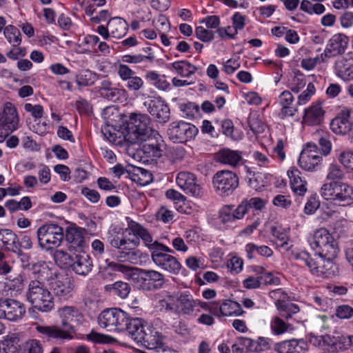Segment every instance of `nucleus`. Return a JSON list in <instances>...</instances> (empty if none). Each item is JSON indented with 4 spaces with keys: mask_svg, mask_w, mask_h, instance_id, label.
<instances>
[{
    "mask_svg": "<svg viewBox=\"0 0 353 353\" xmlns=\"http://www.w3.org/2000/svg\"><path fill=\"white\" fill-rule=\"evenodd\" d=\"M216 159L221 163L235 167L242 160V157L238 151L223 149L216 153Z\"/></svg>",
    "mask_w": 353,
    "mask_h": 353,
    "instance_id": "38",
    "label": "nucleus"
},
{
    "mask_svg": "<svg viewBox=\"0 0 353 353\" xmlns=\"http://www.w3.org/2000/svg\"><path fill=\"white\" fill-rule=\"evenodd\" d=\"M0 123L10 132L19 128V117L17 109L11 102H6L4 104L0 112Z\"/></svg>",
    "mask_w": 353,
    "mask_h": 353,
    "instance_id": "23",
    "label": "nucleus"
},
{
    "mask_svg": "<svg viewBox=\"0 0 353 353\" xmlns=\"http://www.w3.org/2000/svg\"><path fill=\"white\" fill-rule=\"evenodd\" d=\"M132 180L141 185H145L152 181V174L143 168H135Z\"/></svg>",
    "mask_w": 353,
    "mask_h": 353,
    "instance_id": "45",
    "label": "nucleus"
},
{
    "mask_svg": "<svg viewBox=\"0 0 353 353\" xmlns=\"http://www.w3.org/2000/svg\"><path fill=\"white\" fill-rule=\"evenodd\" d=\"M142 150L152 161L161 157L165 147L164 141L157 131L152 132L151 136L144 140Z\"/></svg>",
    "mask_w": 353,
    "mask_h": 353,
    "instance_id": "16",
    "label": "nucleus"
},
{
    "mask_svg": "<svg viewBox=\"0 0 353 353\" xmlns=\"http://www.w3.org/2000/svg\"><path fill=\"white\" fill-rule=\"evenodd\" d=\"M6 207L12 212L18 210H28L32 208V204L30 200H8L6 203Z\"/></svg>",
    "mask_w": 353,
    "mask_h": 353,
    "instance_id": "49",
    "label": "nucleus"
},
{
    "mask_svg": "<svg viewBox=\"0 0 353 353\" xmlns=\"http://www.w3.org/2000/svg\"><path fill=\"white\" fill-rule=\"evenodd\" d=\"M288 228L277 225L272 228V234L276 239V245L281 249H285L289 240Z\"/></svg>",
    "mask_w": 353,
    "mask_h": 353,
    "instance_id": "41",
    "label": "nucleus"
},
{
    "mask_svg": "<svg viewBox=\"0 0 353 353\" xmlns=\"http://www.w3.org/2000/svg\"><path fill=\"white\" fill-rule=\"evenodd\" d=\"M111 37L115 39L123 37L128 32V24L121 17H113L108 23Z\"/></svg>",
    "mask_w": 353,
    "mask_h": 353,
    "instance_id": "37",
    "label": "nucleus"
},
{
    "mask_svg": "<svg viewBox=\"0 0 353 353\" xmlns=\"http://www.w3.org/2000/svg\"><path fill=\"white\" fill-rule=\"evenodd\" d=\"M32 270L35 277V279L32 281H41L44 282L50 275V269L45 262H38L34 264Z\"/></svg>",
    "mask_w": 353,
    "mask_h": 353,
    "instance_id": "43",
    "label": "nucleus"
},
{
    "mask_svg": "<svg viewBox=\"0 0 353 353\" xmlns=\"http://www.w3.org/2000/svg\"><path fill=\"white\" fill-rule=\"evenodd\" d=\"M294 98L289 90L283 91L278 97V102L281 106L279 117L285 119L288 117H293L298 112V109L293 105Z\"/></svg>",
    "mask_w": 353,
    "mask_h": 353,
    "instance_id": "27",
    "label": "nucleus"
},
{
    "mask_svg": "<svg viewBox=\"0 0 353 353\" xmlns=\"http://www.w3.org/2000/svg\"><path fill=\"white\" fill-rule=\"evenodd\" d=\"M150 118L148 114L132 112L127 121L125 139L129 143L134 144L143 142L151 136L152 130L150 126Z\"/></svg>",
    "mask_w": 353,
    "mask_h": 353,
    "instance_id": "4",
    "label": "nucleus"
},
{
    "mask_svg": "<svg viewBox=\"0 0 353 353\" xmlns=\"http://www.w3.org/2000/svg\"><path fill=\"white\" fill-rule=\"evenodd\" d=\"M3 33L7 41L12 46H19L21 44V34L17 27L9 25L4 28Z\"/></svg>",
    "mask_w": 353,
    "mask_h": 353,
    "instance_id": "44",
    "label": "nucleus"
},
{
    "mask_svg": "<svg viewBox=\"0 0 353 353\" xmlns=\"http://www.w3.org/2000/svg\"><path fill=\"white\" fill-rule=\"evenodd\" d=\"M339 162L344 169L353 172V150H344L337 155Z\"/></svg>",
    "mask_w": 353,
    "mask_h": 353,
    "instance_id": "46",
    "label": "nucleus"
},
{
    "mask_svg": "<svg viewBox=\"0 0 353 353\" xmlns=\"http://www.w3.org/2000/svg\"><path fill=\"white\" fill-rule=\"evenodd\" d=\"M172 67L180 76L183 77H189L192 76L198 69L196 66L185 60L174 61L172 63Z\"/></svg>",
    "mask_w": 353,
    "mask_h": 353,
    "instance_id": "40",
    "label": "nucleus"
},
{
    "mask_svg": "<svg viewBox=\"0 0 353 353\" xmlns=\"http://www.w3.org/2000/svg\"><path fill=\"white\" fill-rule=\"evenodd\" d=\"M154 56L149 54L144 56L142 54H126L122 57V61L128 63H140L145 60L152 61Z\"/></svg>",
    "mask_w": 353,
    "mask_h": 353,
    "instance_id": "58",
    "label": "nucleus"
},
{
    "mask_svg": "<svg viewBox=\"0 0 353 353\" xmlns=\"http://www.w3.org/2000/svg\"><path fill=\"white\" fill-rule=\"evenodd\" d=\"M110 243L117 250L114 253V257L118 261L117 263L123 265L121 263H130L137 265L141 262V252L134 248L137 245L134 241L116 236L110 241Z\"/></svg>",
    "mask_w": 353,
    "mask_h": 353,
    "instance_id": "7",
    "label": "nucleus"
},
{
    "mask_svg": "<svg viewBox=\"0 0 353 353\" xmlns=\"http://www.w3.org/2000/svg\"><path fill=\"white\" fill-rule=\"evenodd\" d=\"M197 299H194L188 291L177 292L176 305L174 314L183 316H195Z\"/></svg>",
    "mask_w": 353,
    "mask_h": 353,
    "instance_id": "18",
    "label": "nucleus"
},
{
    "mask_svg": "<svg viewBox=\"0 0 353 353\" xmlns=\"http://www.w3.org/2000/svg\"><path fill=\"white\" fill-rule=\"evenodd\" d=\"M338 182H330L325 183L320 190V194L324 199H336V187Z\"/></svg>",
    "mask_w": 353,
    "mask_h": 353,
    "instance_id": "56",
    "label": "nucleus"
},
{
    "mask_svg": "<svg viewBox=\"0 0 353 353\" xmlns=\"http://www.w3.org/2000/svg\"><path fill=\"white\" fill-rule=\"evenodd\" d=\"M125 87L130 91L137 92L143 87V80L138 77L133 75L128 81H125Z\"/></svg>",
    "mask_w": 353,
    "mask_h": 353,
    "instance_id": "59",
    "label": "nucleus"
},
{
    "mask_svg": "<svg viewBox=\"0 0 353 353\" xmlns=\"http://www.w3.org/2000/svg\"><path fill=\"white\" fill-rule=\"evenodd\" d=\"M174 206L178 212L187 214H190L196 210L191 200H174Z\"/></svg>",
    "mask_w": 353,
    "mask_h": 353,
    "instance_id": "50",
    "label": "nucleus"
},
{
    "mask_svg": "<svg viewBox=\"0 0 353 353\" xmlns=\"http://www.w3.org/2000/svg\"><path fill=\"white\" fill-rule=\"evenodd\" d=\"M86 230L77 226L69 227L65 232V239L70 252L83 251L85 245V235Z\"/></svg>",
    "mask_w": 353,
    "mask_h": 353,
    "instance_id": "21",
    "label": "nucleus"
},
{
    "mask_svg": "<svg viewBox=\"0 0 353 353\" xmlns=\"http://www.w3.org/2000/svg\"><path fill=\"white\" fill-rule=\"evenodd\" d=\"M349 43L348 37L341 33L334 34L328 41L324 50L327 57H333L345 52Z\"/></svg>",
    "mask_w": 353,
    "mask_h": 353,
    "instance_id": "24",
    "label": "nucleus"
},
{
    "mask_svg": "<svg viewBox=\"0 0 353 353\" xmlns=\"http://www.w3.org/2000/svg\"><path fill=\"white\" fill-rule=\"evenodd\" d=\"M26 299L36 310L48 312L54 307L53 296L41 281H30L26 292Z\"/></svg>",
    "mask_w": 353,
    "mask_h": 353,
    "instance_id": "5",
    "label": "nucleus"
},
{
    "mask_svg": "<svg viewBox=\"0 0 353 353\" xmlns=\"http://www.w3.org/2000/svg\"><path fill=\"white\" fill-rule=\"evenodd\" d=\"M0 248H5L14 252H19L17 235L10 230H0Z\"/></svg>",
    "mask_w": 353,
    "mask_h": 353,
    "instance_id": "36",
    "label": "nucleus"
},
{
    "mask_svg": "<svg viewBox=\"0 0 353 353\" xmlns=\"http://www.w3.org/2000/svg\"><path fill=\"white\" fill-rule=\"evenodd\" d=\"M26 353H42L43 348L40 343L37 340H30L26 342L23 347Z\"/></svg>",
    "mask_w": 353,
    "mask_h": 353,
    "instance_id": "64",
    "label": "nucleus"
},
{
    "mask_svg": "<svg viewBox=\"0 0 353 353\" xmlns=\"http://www.w3.org/2000/svg\"><path fill=\"white\" fill-rule=\"evenodd\" d=\"M125 326L126 327H124L123 332H125L128 336L138 343L143 342L146 330L141 319L138 318L130 319L128 316Z\"/></svg>",
    "mask_w": 353,
    "mask_h": 353,
    "instance_id": "31",
    "label": "nucleus"
},
{
    "mask_svg": "<svg viewBox=\"0 0 353 353\" xmlns=\"http://www.w3.org/2000/svg\"><path fill=\"white\" fill-rule=\"evenodd\" d=\"M325 115L321 103H314L304 110L302 124L308 126L319 125L322 123Z\"/></svg>",
    "mask_w": 353,
    "mask_h": 353,
    "instance_id": "26",
    "label": "nucleus"
},
{
    "mask_svg": "<svg viewBox=\"0 0 353 353\" xmlns=\"http://www.w3.org/2000/svg\"><path fill=\"white\" fill-rule=\"evenodd\" d=\"M275 350L279 353H305L307 344L303 340L292 339L276 344Z\"/></svg>",
    "mask_w": 353,
    "mask_h": 353,
    "instance_id": "32",
    "label": "nucleus"
},
{
    "mask_svg": "<svg viewBox=\"0 0 353 353\" xmlns=\"http://www.w3.org/2000/svg\"><path fill=\"white\" fill-rule=\"evenodd\" d=\"M148 110L157 121L165 123L170 119V108L161 98L157 97L148 103Z\"/></svg>",
    "mask_w": 353,
    "mask_h": 353,
    "instance_id": "25",
    "label": "nucleus"
},
{
    "mask_svg": "<svg viewBox=\"0 0 353 353\" xmlns=\"http://www.w3.org/2000/svg\"><path fill=\"white\" fill-rule=\"evenodd\" d=\"M316 135L319 136V143L321 152L324 156H327L332 150V143L329 140V136L323 131H318Z\"/></svg>",
    "mask_w": 353,
    "mask_h": 353,
    "instance_id": "54",
    "label": "nucleus"
},
{
    "mask_svg": "<svg viewBox=\"0 0 353 353\" xmlns=\"http://www.w3.org/2000/svg\"><path fill=\"white\" fill-rule=\"evenodd\" d=\"M97 79V74L89 70H82L76 76V83L81 87L90 86Z\"/></svg>",
    "mask_w": 353,
    "mask_h": 353,
    "instance_id": "42",
    "label": "nucleus"
},
{
    "mask_svg": "<svg viewBox=\"0 0 353 353\" xmlns=\"http://www.w3.org/2000/svg\"><path fill=\"white\" fill-rule=\"evenodd\" d=\"M197 131L194 125L181 121L171 123L167 134L173 142L183 143L194 138Z\"/></svg>",
    "mask_w": 353,
    "mask_h": 353,
    "instance_id": "13",
    "label": "nucleus"
},
{
    "mask_svg": "<svg viewBox=\"0 0 353 353\" xmlns=\"http://www.w3.org/2000/svg\"><path fill=\"white\" fill-rule=\"evenodd\" d=\"M145 77L150 84L159 90H166L170 88V83L165 79V76L155 71H148Z\"/></svg>",
    "mask_w": 353,
    "mask_h": 353,
    "instance_id": "39",
    "label": "nucleus"
},
{
    "mask_svg": "<svg viewBox=\"0 0 353 353\" xmlns=\"http://www.w3.org/2000/svg\"><path fill=\"white\" fill-rule=\"evenodd\" d=\"M345 177V172L340 165L333 163L328 168L327 179L330 180H341Z\"/></svg>",
    "mask_w": 353,
    "mask_h": 353,
    "instance_id": "55",
    "label": "nucleus"
},
{
    "mask_svg": "<svg viewBox=\"0 0 353 353\" xmlns=\"http://www.w3.org/2000/svg\"><path fill=\"white\" fill-rule=\"evenodd\" d=\"M51 289L57 298L61 300H67L73 294L74 284L70 278L61 276L51 282Z\"/></svg>",
    "mask_w": 353,
    "mask_h": 353,
    "instance_id": "20",
    "label": "nucleus"
},
{
    "mask_svg": "<svg viewBox=\"0 0 353 353\" xmlns=\"http://www.w3.org/2000/svg\"><path fill=\"white\" fill-rule=\"evenodd\" d=\"M39 245L46 250L59 247L64 238L63 229L57 223L45 224L37 231Z\"/></svg>",
    "mask_w": 353,
    "mask_h": 353,
    "instance_id": "9",
    "label": "nucleus"
},
{
    "mask_svg": "<svg viewBox=\"0 0 353 353\" xmlns=\"http://www.w3.org/2000/svg\"><path fill=\"white\" fill-rule=\"evenodd\" d=\"M332 130L336 134H345L352 128V121L350 119V112L343 110L334 118L330 123Z\"/></svg>",
    "mask_w": 353,
    "mask_h": 353,
    "instance_id": "29",
    "label": "nucleus"
},
{
    "mask_svg": "<svg viewBox=\"0 0 353 353\" xmlns=\"http://www.w3.org/2000/svg\"><path fill=\"white\" fill-rule=\"evenodd\" d=\"M309 341L314 346L323 348L327 345H335L336 341H332L329 335L316 336L313 334H310Z\"/></svg>",
    "mask_w": 353,
    "mask_h": 353,
    "instance_id": "48",
    "label": "nucleus"
},
{
    "mask_svg": "<svg viewBox=\"0 0 353 353\" xmlns=\"http://www.w3.org/2000/svg\"><path fill=\"white\" fill-rule=\"evenodd\" d=\"M185 151L182 147L172 148L168 153V159L172 163L182 161L185 157Z\"/></svg>",
    "mask_w": 353,
    "mask_h": 353,
    "instance_id": "57",
    "label": "nucleus"
},
{
    "mask_svg": "<svg viewBox=\"0 0 353 353\" xmlns=\"http://www.w3.org/2000/svg\"><path fill=\"white\" fill-rule=\"evenodd\" d=\"M73 257L74 254L70 255L62 250H57L54 253L55 261L64 268L71 267Z\"/></svg>",
    "mask_w": 353,
    "mask_h": 353,
    "instance_id": "47",
    "label": "nucleus"
},
{
    "mask_svg": "<svg viewBox=\"0 0 353 353\" xmlns=\"http://www.w3.org/2000/svg\"><path fill=\"white\" fill-rule=\"evenodd\" d=\"M176 182L186 194L193 197H202L205 196V190L197 183L195 175L189 172H180L178 173Z\"/></svg>",
    "mask_w": 353,
    "mask_h": 353,
    "instance_id": "14",
    "label": "nucleus"
},
{
    "mask_svg": "<svg viewBox=\"0 0 353 353\" xmlns=\"http://www.w3.org/2000/svg\"><path fill=\"white\" fill-rule=\"evenodd\" d=\"M336 199H353V186L346 183L338 182Z\"/></svg>",
    "mask_w": 353,
    "mask_h": 353,
    "instance_id": "51",
    "label": "nucleus"
},
{
    "mask_svg": "<svg viewBox=\"0 0 353 353\" xmlns=\"http://www.w3.org/2000/svg\"><path fill=\"white\" fill-rule=\"evenodd\" d=\"M108 266L122 273L126 279L139 283V288L143 290L159 289L164 283L163 274L155 270L139 269L113 262H109Z\"/></svg>",
    "mask_w": 353,
    "mask_h": 353,
    "instance_id": "2",
    "label": "nucleus"
},
{
    "mask_svg": "<svg viewBox=\"0 0 353 353\" xmlns=\"http://www.w3.org/2000/svg\"><path fill=\"white\" fill-rule=\"evenodd\" d=\"M134 236L142 239L151 252L152 261L161 270L172 274H178L181 265L178 259L170 254L172 250L166 245L153 241L150 233L141 224L128 219V228Z\"/></svg>",
    "mask_w": 353,
    "mask_h": 353,
    "instance_id": "1",
    "label": "nucleus"
},
{
    "mask_svg": "<svg viewBox=\"0 0 353 353\" xmlns=\"http://www.w3.org/2000/svg\"><path fill=\"white\" fill-rule=\"evenodd\" d=\"M104 290L112 296H117L121 299H125L130 293L131 287L126 282L118 281L113 283L105 285Z\"/></svg>",
    "mask_w": 353,
    "mask_h": 353,
    "instance_id": "35",
    "label": "nucleus"
},
{
    "mask_svg": "<svg viewBox=\"0 0 353 353\" xmlns=\"http://www.w3.org/2000/svg\"><path fill=\"white\" fill-rule=\"evenodd\" d=\"M306 83V77L302 74H299L290 81L288 87L292 92L297 93L305 86Z\"/></svg>",
    "mask_w": 353,
    "mask_h": 353,
    "instance_id": "52",
    "label": "nucleus"
},
{
    "mask_svg": "<svg viewBox=\"0 0 353 353\" xmlns=\"http://www.w3.org/2000/svg\"><path fill=\"white\" fill-rule=\"evenodd\" d=\"M316 89L312 83H308L306 89L299 95L297 105H303L311 100L312 97L315 94Z\"/></svg>",
    "mask_w": 353,
    "mask_h": 353,
    "instance_id": "53",
    "label": "nucleus"
},
{
    "mask_svg": "<svg viewBox=\"0 0 353 353\" xmlns=\"http://www.w3.org/2000/svg\"><path fill=\"white\" fill-rule=\"evenodd\" d=\"M195 34L196 37L203 42H210L213 40L214 37L213 31L207 30L202 26L196 28Z\"/></svg>",
    "mask_w": 353,
    "mask_h": 353,
    "instance_id": "60",
    "label": "nucleus"
},
{
    "mask_svg": "<svg viewBox=\"0 0 353 353\" xmlns=\"http://www.w3.org/2000/svg\"><path fill=\"white\" fill-rule=\"evenodd\" d=\"M213 185L216 191L221 195H230L239 185V178L232 171L217 172L213 177Z\"/></svg>",
    "mask_w": 353,
    "mask_h": 353,
    "instance_id": "11",
    "label": "nucleus"
},
{
    "mask_svg": "<svg viewBox=\"0 0 353 353\" xmlns=\"http://www.w3.org/2000/svg\"><path fill=\"white\" fill-rule=\"evenodd\" d=\"M74 257L70 268L79 275L85 276L92 270L93 264L90 256L83 251L77 252Z\"/></svg>",
    "mask_w": 353,
    "mask_h": 353,
    "instance_id": "28",
    "label": "nucleus"
},
{
    "mask_svg": "<svg viewBox=\"0 0 353 353\" xmlns=\"http://www.w3.org/2000/svg\"><path fill=\"white\" fill-rule=\"evenodd\" d=\"M241 66L239 59L231 58L223 63V70L227 74H233Z\"/></svg>",
    "mask_w": 353,
    "mask_h": 353,
    "instance_id": "62",
    "label": "nucleus"
},
{
    "mask_svg": "<svg viewBox=\"0 0 353 353\" xmlns=\"http://www.w3.org/2000/svg\"><path fill=\"white\" fill-rule=\"evenodd\" d=\"M271 329L275 334L284 333L288 328L287 324L279 317H274L270 323Z\"/></svg>",
    "mask_w": 353,
    "mask_h": 353,
    "instance_id": "63",
    "label": "nucleus"
},
{
    "mask_svg": "<svg viewBox=\"0 0 353 353\" xmlns=\"http://www.w3.org/2000/svg\"><path fill=\"white\" fill-rule=\"evenodd\" d=\"M147 330L149 331V333L145 332L144 340L141 343L147 349H159L166 347L164 343V336L161 332L148 327H147Z\"/></svg>",
    "mask_w": 353,
    "mask_h": 353,
    "instance_id": "34",
    "label": "nucleus"
},
{
    "mask_svg": "<svg viewBox=\"0 0 353 353\" xmlns=\"http://www.w3.org/2000/svg\"><path fill=\"white\" fill-rule=\"evenodd\" d=\"M294 257L306 265L314 275L329 278L336 274L337 268L332 261L334 258L318 254L313 259L305 252L295 254Z\"/></svg>",
    "mask_w": 353,
    "mask_h": 353,
    "instance_id": "6",
    "label": "nucleus"
},
{
    "mask_svg": "<svg viewBox=\"0 0 353 353\" xmlns=\"http://www.w3.org/2000/svg\"><path fill=\"white\" fill-rule=\"evenodd\" d=\"M177 300V293L176 294L163 290L158 293L155 296L156 307L161 311L175 312Z\"/></svg>",
    "mask_w": 353,
    "mask_h": 353,
    "instance_id": "30",
    "label": "nucleus"
},
{
    "mask_svg": "<svg viewBox=\"0 0 353 353\" xmlns=\"http://www.w3.org/2000/svg\"><path fill=\"white\" fill-rule=\"evenodd\" d=\"M24 109L27 112L30 113L34 119H40L43 115V108L39 104L32 105L27 103L24 105Z\"/></svg>",
    "mask_w": 353,
    "mask_h": 353,
    "instance_id": "61",
    "label": "nucleus"
},
{
    "mask_svg": "<svg viewBox=\"0 0 353 353\" xmlns=\"http://www.w3.org/2000/svg\"><path fill=\"white\" fill-rule=\"evenodd\" d=\"M335 74L343 81L353 79V52L338 58L334 65Z\"/></svg>",
    "mask_w": 353,
    "mask_h": 353,
    "instance_id": "22",
    "label": "nucleus"
},
{
    "mask_svg": "<svg viewBox=\"0 0 353 353\" xmlns=\"http://www.w3.org/2000/svg\"><path fill=\"white\" fill-rule=\"evenodd\" d=\"M311 247L316 251L318 254L329 258H335L339 252L337 243L325 228L316 230L311 240Z\"/></svg>",
    "mask_w": 353,
    "mask_h": 353,
    "instance_id": "8",
    "label": "nucleus"
},
{
    "mask_svg": "<svg viewBox=\"0 0 353 353\" xmlns=\"http://www.w3.org/2000/svg\"><path fill=\"white\" fill-rule=\"evenodd\" d=\"M210 312L218 317L239 316L243 313L241 305L231 300H225L222 303H211Z\"/></svg>",
    "mask_w": 353,
    "mask_h": 353,
    "instance_id": "19",
    "label": "nucleus"
},
{
    "mask_svg": "<svg viewBox=\"0 0 353 353\" xmlns=\"http://www.w3.org/2000/svg\"><path fill=\"white\" fill-rule=\"evenodd\" d=\"M300 174V171L296 168H292L288 171L292 191L296 196H303L307 192V182L301 179Z\"/></svg>",
    "mask_w": 353,
    "mask_h": 353,
    "instance_id": "33",
    "label": "nucleus"
},
{
    "mask_svg": "<svg viewBox=\"0 0 353 353\" xmlns=\"http://www.w3.org/2000/svg\"><path fill=\"white\" fill-rule=\"evenodd\" d=\"M59 314L65 330L57 326H37L38 332L52 339H72V336L69 330H73L74 324L80 323L82 315L77 309L70 306L60 309Z\"/></svg>",
    "mask_w": 353,
    "mask_h": 353,
    "instance_id": "3",
    "label": "nucleus"
},
{
    "mask_svg": "<svg viewBox=\"0 0 353 353\" xmlns=\"http://www.w3.org/2000/svg\"><path fill=\"white\" fill-rule=\"evenodd\" d=\"M26 312L25 305L19 301L0 298V319L17 322L23 318Z\"/></svg>",
    "mask_w": 353,
    "mask_h": 353,
    "instance_id": "12",
    "label": "nucleus"
},
{
    "mask_svg": "<svg viewBox=\"0 0 353 353\" xmlns=\"http://www.w3.org/2000/svg\"><path fill=\"white\" fill-rule=\"evenodd\" d=\"M249 208L250 205L246 202H242L236 208L231 205L224 206L219 212L218 221L224 226L229 227L236 220L242 219Z\"/></svg>",
    "mask_w": 353,
    "mask_h": 353,
    "instance_id": "15",
    "label": "nucleus"
},
{
    "mask_svg": "<svg viewBox=\"0 0 353 353\" xmlns=\"http://www.w3.org/2000/svg\"><path fill=\"white\" fill-rule=\"evenodd\" d=\"M128 314L119 308H110L102 311L98 316L100 327L110 332H123L126 327Z\"/></svg>",
    "mask_w": 353,
    "mask_h": 353,
    "instance_id": "10",
    "label": "nucleus"
},
{
    "mask_svg": "<svg viewBox=\"0 0 353 353\" xmlns=\"http://www.w3.org/2000/svg\"><path fill=\"white\" fill-rule=\"evenodd\" d=\"M322 157L319 155L317 145L312 143H308L306 147L301 152L299 165L307 171H312L320 163Z\"/></svg>",
    "mask_w": 353,
    "mask_h": 353,
    "instance_id": "17",
    "label": "nucleus"
}]
</instances>
